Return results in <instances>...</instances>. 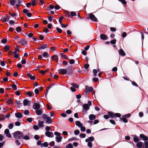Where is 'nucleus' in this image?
I'll use <instances>...</instances> for the list:
<instances>
[{
    "instance_id": "1",
    "label": "nucleus",
    "mask_w": 148,
    "mask_h": 148,
    "mask_svg": "<svg viewBox=\"0 0 148 148\" xmlns=\"http://www.w3.org/2000/svg\"><path fill=\"white\" fill-rule=\"evenodd\" d=\"M13 136L15 138L22 139L24 136V134L22 132L17 131L14 133Z\"/></svg>"
},
{
    "instance_id": "2",
    "label": "nucleus",
    "mask_w": 148,
    "mask_h": 148,
    "mask_svg": "<svg viewBox=\"0 0 148 148\" xmlns=\"http://www.w3.org/2000/svg\"><path fill=\"white\" fill-rule=\"evenodd\" d=\"M42 118L45 121L46 123H47L50 124L52 122V120L51 118L48 116L47 115L45 114H44L42 115Z\"/></svg>"
},
{
    "instance_id": "3",
    "label": "nucleus",
    "mask_w": 148,
    "mask_h": 148,
    "mask_svg": "<svg viewBox=\"0 0 148 148\" xmlns=\"http://www.w3.org/2000/svg\"><path fill=\"white\" fill-rule=\"evenodd\" d=\"M54 134L56 136V141L58 142H60L62 138V137L60 136L61 134L59 132H54Z\"/></svg>"
},
{
    "instance_id": "4",
    "label": "nucleus",
    "mask_w": 148,
    "mask_h": 148,
    "mask_svg": "<svg viewBox=\"0 0 148 148\" xmlns=\"http://www.w3.org/2000/svg\"><path fill=\"white\" fill-rule=\"evenodd\" d=\"M108 114L112 118H115L116 117H120L121 116L119 113H116L114 114L111 112H108Z\"/></svg>"
},
{
    "instance_id": "5",
    "label": "nucleus",
    "mask_w": 148,
    "mask_h": 148,
    "mask_svg": "<svg viewBox=\"0 0 148 148\" xmlns=\"http://www.w3.org/2000/svg\"><path fill=\"white\" fill-rule=\"evenodd\" d=\"M82 107L83 109L82 112L84 113H86L87 111L90 109L89 106L87 103H85L83 104Z\"/></svg>"
},
{
    "instance_id": "6",
    "label": "nucleus",
    "mask_w": 148,
    "mask_h": 148,
    "mask_svg": "<svg viewBox=\"0 0 148 148\" xmlns=\"http://www.w3.org/2000/svg\"><path fill=\"white\" fill-rule=\"evenodd\" d=\"M90 19L92 21L97 22L98 21L97 19L95 17L94 15L92 14H90L89 15Z\"/></svg>"
},
{
    "instance_id": "7",
    "label": "nucleus",
    "mask_w": 148,
    "mask_h": 148,
    "mask_svg": "<svg viewBox=\"0 0 148 148\" xmlns=\"http://www.w3.org/2000/svg\"><path fill=\"white\" fill-rule=\"evenodd\" d=\"M45 135L49 137L52 138L54 136L53 133L49 131H46L45 133Z\"/></svg>"
},
{
    "instance_id": "8",
    "label": "nucleus",
    "mask_w": 148,
    "mask_h": 148,
    "mask_svg": "<svg viewBox=\"0 0 148 148\" xmlns=\"http://www.w3.org/2000/svg\"><path fill=\"white\" fill-rule=\"evenodd\" d=\"M136 146L138 148H144L143 143L141 142H138L136 144Z\"/></svg>"
},
{
    "instance_id": "9",
    "label": "nucleus",
    "mask_w": 148,
    "mask_h": 148,
    "mask_svg": "<svg viewBox=\"0 0 148 148\" xmlns=\"http://www.w3.org/2000/svg\"><path fill=\"white\" fill-rule=\"evenodd\" d=\"M140 138L142 139L144 141H147L148 140V137L144 134H141L140 135Z\"/></svg>"
},
{
    "instance_id": "10",
    "label": "nucleus",
    "mask_w": 148,
    "mask_h": 148,
    "mask_svg": "<svg viewBox=\"0 0 148 148\" xmlns=\"http://www.w3.org/2000/svg\"><path fill=\"white\" fill-rule=\"evenodd\" d=\"M93 90V88L92 87H89L88 86H86L85 92L86 93H88L89 92H92Z\"/></svg>"
},
{
    "instance_id": "11",
    "label": "nucleus",
    "mask_w": 148,
    "mask_h": 148,
    "mask_svg": "<svg viewBox=\"0 0 148 148\" xmlns=\"http://www.w3.org/2000/svg\"><path fill=\"white\" fill-rule=\"evenodd\" d=\"M67 72V70L64 69H60L58 71L59 73L61 74H65Z\"/></svg>"
},
{
    "instance_id": "12",
    "label": "nucleus",
    "mask_w": 148,
    "mask_h": 148,
    "mask_svg": "<svg viewBox=\"0 0 148 148\" xmlns=\"http://www.w3.org/2000/svg\"><path fill=\"white\" fill-rule=\"evenodd\" d=\"M34 108L36 110H38L40 108V105L37 103H34L33 105Z\"/></svg>"
},
{
    "instance_id": "13",
    "label": "nucleus",
    "mask_w": 148,
    "mask_h": 148,
    "mask_svg": "<svg viewBox=\"0 0 148 148\" xmlns=\"http://www.w3.org/2000/svg\"><path fill=\"white\" fill-rule=\"evenodd\" d=\"M100 38L103 40H106L108 38V36L106 35L103 34H101L100 36Z\"/></svg>"
},
{
    "instance_id": "14",
    "label": "nucleus",
    "mask_w": 148,
    "mask_h": 148,
    "mask_svg": "<svg viewBox=\"0 0 148 148\" xmlns=\"http://www.w3.org/2000/svg\"><path fill=\"white\" fill-rule=\"evenodd\" d=\"M10 116V114L5 115H3L0 118V121H2L4 120L5 118H8Z\"/></svg>"
},
{
    "instance_id": "15",
    "label": "nucleus",
    "mask_w": 148,
    "mask_h": 148,
    "mask_svg": "<svg viewBox=\"0 0 148 148\" xmlns=\"http://www.w3.org/2000/svg\"><path fill=\"white\" fill-rule=\"evenodd\" d=\"M119 54L122 56H124L126 55L125 53L122 49H120L119 50Z\"/></svg>"
},
{
    "instance_id": "16",
    "label": "nucleus",
    "mask_w": 148,
    "mask_h": 148,
    "mask_svg": "<svg viewBox=\"0 0 148 148\" xmlns=\"http://www.w3.org/2000/svg\"><path fill=\"white\" fill-rule=\"evenodd\" d=\"M30 101H28L27 99H25L23 101V105L25 106H29L30 105Z\"/></svg>"
},
{
    "instance_id": "17",
    "label": "nucleus",
    "mask_w": 148,
    "mask_h": 148,
    "mask_svg": "<svg viewBox=\"0 0 148 148\" xmlns=\"http://www.w3.org/2000/svg\"><path fill=\"white\" fill-rule=\"evenodd\" d=\"M96 118L95 115L93 114H90L89 116V118L90 120H95Z\"/></svg>"
},
{
    "instance_id": "18",
    "label": "nucleus",
    "mask_w": 148,
    "mask_h": 148,
    "mask_svg": "<svg viewBox=\"0 0 148 148\" xmlns=\"http://www.w3.org/2000/svg\"><path fill=\"white\" fill-rule=\"evenodd\" d=\"M18 51H15L13 53V54L14 55V57L15 58H17L19 57V55L18 52H19V49H17Z\"/></svg>"
},
{
    "instance_id": "19",
    "label": "nucleus",
    "mask_w": 148,
    "mask_h": 148,
    "mask_svg": "<svg viewBox=\"0 0 148 148\" xmlns=\"http://www.w3.org/2000/svg\"><path fill=\"white\" fill-rule=\"evenodd\" d=\"M16 116L18 118H21L23 117L22 114L20 112H17L15 113Z\"/></svg>"
},
{
    "instance_id": "20",
    "label": "nucleus",
    "mask_w": 148,
    "mask_h": 148,
    "mask_svg": "<svg viewBox=\"0 0 148 148\" xmlns=\"http://www.w3.org/2000/svg\"><path fill=\"white\" fill-rule=\"evenodd\" d=\"M94 140V138L93 137L91 136L89 137L88 138L86 139L85 140V141L86 142H88L89 141H90L91 142L93 141Z\"/></svg>"
},
{
    "instance_id": "21",
    "label": "nucleus",
    "mask_w": 148,
    "mask_h": 148,
    "mask_svg": "<svg viewBox=\"0 0 148 148\" xmlns=\"http://www.w3.org/2000/svg\"><path fill=\"white\" fill-rule=\"evenodd\" d=\"M44 121H39L38 126L40 127H44Z\"/></svg>"
},
{
    "instance_id": "22",
    "label": "nucleus",
    "mask_w": 148,
    "mask_h": 148,
    "mask_svg": "<svg viewBox=\"0 0 148 148\" xmlns=\"http://www.w3.org/2000/svg\"><path fill=\"white\" fill-rule=\"evenodd\" d=\"M27 75L31 80H34L36 78L34 76H32V74L30 73H27Z\"/></svg>"
},
{
    "instance_id": "23",
    "label": "nucleus",
    "mask_w": 148,
    "mask_h": 148,
    "mask_svg": "<svg viewBox=\"0 0 148 148\" xmlns=\"http://www.w3.org/2000/svg\"><path fill=\"white\" fill-rule=\"evenodd\" d=\"M42 110L41 109L36 110V114L38 115H41L42 113Z\"/></svg>"
},
{
    "instance_id": "24",
    "label": "nucleus",
    "mask_w": 148,
    "mask_h": 148,
    "mask_svg": "<svg viewBox=\"0 0 148 148\" xmlns=\"http://www.w3.org/2000/svg\"><path fill=\"white\" fill-rule=\"evenodd\" d=\"M51 58L52 60H55L57 62H58V57L57 55H54L53 56L51 57Z\"/></svg>"
},
{
    "instance_id": "25",
    "label": "nucleus",
    "mask_w": 148,
    "mask_h": 148,
    "mask_svg": "<svg viewBox=\"0 0 148 148\" xmlns=\"http://www.w3.org/2000/svg\"><path fill=\"white\" fill-rule=\"evenodd\" d=\"M75 124L79 127L83 125V124L81 123L79 121H76L75 122Z\"/></svg>"
},
{
    "instance_id": "26",
    "label": "nucleus",
    "mask_w": 148,
    "mask_h": 148,
    "mask_svg": "<svg viewBox=\"0 0 148 148\" xmlns=\"http://www.w3.org/2000/svg\"><path fill=\"white\" fill-rule=\"evenodd\" d=\"M48 47L47 45L46 44H45L41 46L39 48H38V49H43L45 48H47Z\"/></svg>"
},
{
    "instance_id": "27",
    "label": "nucleus",
    "mask_w": 148,
    "mask_h": 148,
    "mask_svg": "<svg viewBox=\"0 0 148 148\" xmlns=\"http://www.w3.org/2000/svg\"><path fill=\"white\" fill-rule=\"evenodd\" d=\"M21 44L23 45H25L27 44V42L24 39H22L21 41Z\"/></svg>"
},
{
    "instance_id": "28",
    "label": "nucleus",
    "mask_w": 148,
    "mask_h": 148,
    "mask_svg": "<svg viewBox=\"0 0 148 148\" xmlns=\"http://www.w3.org/2000/svg\"><path fill=\"white\" fill-rule=\"evenodd\" d=\"M10 18V17L6 18V17H4L2 20V21L3 22H7L9 20Z\"/></svg>"
},
{
    "instance_id": "29",
    "label": "nucleus",
    "mask_w": 148,
    "mask_h": 148,
    "mask_svg": "<svg viewBox=\"0 0 148 148\" xmlns=\"http://www.w3.org/2000/svg\"><path fill=\"white\" fill-rule=\"evenodd\" d=\"M133 139L135 143H138L139 140L138 138V137L136 136H134V137L133 138Z\"/></svg>"
},
{
    "instance_id": "30",
    "label": "nucleus",
    "mask_w": 148,
    "mask_h": 148,
    "mask_svg": "<svg viewBox=\"0 0 148 148\" xmlns=\"http://www.w3.org/2000/svg\"><path fill=\"white\" fill-rule=\"evenodd\" d=\"M61 56L62 58L65 59H67L68 58V57L64 53H62L61 54Z\"/></svg>"
},
{
    "instance_id": "31",
    "label": "nucleus",
    "mask_w": 148,
    "mask_h": 148,
    "mask_svg": "<svg viewBox=\"0 0 148 148\" xmlns=\"http://www.w3.org/2000/svg\"><path fill=\"white\" fill-rule=\"evenodd\" d=\"M71 85L75 88H77L79 87L78 85L74 83H72L71 84Z\"/></svg>"
},
{
    "instance_id": "32",
    "label": "nucleus",
    "mask_w": 148,
    "mask_h": 148,
    "mask_svg": "<svg viewBox=\"0 0 148 148\" xmlns=\"http://www.w3.org/2000/svg\"><path fill=\"white\" fill-rule=\"evenodd\" d=\"M42 146L45 147H47L48 146V143L47 142H44L41 145V147H42Z\"/></svg>"
},
{
    "instance_id": "33",
    "label": "nucleus",
    "mask_w": 148,
    "mask_h": 148,
    "mask_svg": "<svg viewBox=\"0 0 148 148\" xmlns=\"http://www.w3.org/2000/svg\"><path fill=\"white\" fill-rule=\"evenodd\" d=\"M16 2L15 0H11L10 1V4L12 6L14 5Z\"/></svg>"
},
{
    "instance_id": "34",
    "label": "nucleus",
    "mask_w": 148,
    "mask_h": 148,
    "mask_svg": "<svg viewBox=\"0 0 148 148\" xmlns=\"http://www.w3.org/2000/svg\"><path fill=\"white\" fill-rule=\"evenodd\" d=\"M34 92L33 91H28L27 92V95L29 96L30 97H31L32 96V93H33Z\"/></svg>"
},
{
    "instance_id": "35",
    "label": "nucleus",
    "mask_w": 148,
    "mask_h": 148,
    "mask_svg": "<svg viewBox=\"0 0 148 148\" xmlns=\"http://www.w3.org/2000/svg\"><path fill=\"white\" fill-rule=\"evenodd\" d=\"M64 14L65 16H66L67 17L69 16H70V14L69 12L68 11H66L64 12Z\"/></svg>"
},
{
    "instance_id": "36",
    "label": "nucleus",
    "mask_w": 148,
    "mask_h": 148,
    "mask_svg": "<svg viewBox=\"0 0 148 148\" xmlns=\"http://www.w3.org/2000/svg\"><path fill=\"white\" fill-rule=\"evenodd\" d=\"M10 48L9 46L6 45L4 47V50L5 51H7L10 49Z\"/></svg>"
},
{
    "instance_id": "37",
    "label": "nucleus",
    "mask_w": 148,
    "mask_h": 148,
    "mask_svg": "<svg viewBox=\"0 0 148 148\" xmlns=\"http://www.w3.org/2000/svg\"><path fill=\"white\" fill-rule=\"evenodd\" d=\"M93 76H96L97 75V70L94 69L93 71Z\"/></svg>"
},
{
    "instance_id": "38",
    "label": "nucleus",
    "mask_w": 148,
    "mask_h": 148,
    "mask_svg": "<svg viewBox=\"0 0 148 148\" xmlns=\"http://www.w3.org/2000/svg\"><path fill=\"white\" fill-rule=\"evenodd\" d=\"M120 119L122 120L125 123H127L128 122L127 120L125 118H121Z\"/></svg>"
},
{
    "instance_id": "39",
    "label": "nucleus",
    "mask_w": 148,
    "mask_h": 148,
    "mask_svg": "<svg viewBox=\"0 0 148 148\" xmlns=\"http://www.w3.org/2000/svg\"><path fill=\"white\" fill-rule=\"evenodd\" d=\"M53 18V16H49L48 17V19L49 21L51 22L52 21V19Z\"/></svg>"
},
{
    "instance_id": "40",
    "label": "nucleus",
    "mask_w": 148,
    "mask_h": 148,
    "mask_svg": "<svg viewBox=\"0 0 148 148\" xmlns=\"http://www.w3.org/2000/svg\"><path fill=\"white\" fill-rule=\"evenodd\" d=\"M23 139L25 140H29L30 138L27 135H25L23 137Z\"/></svg>"
},
{
    "instance_id": "41",
    "label": "nucleus",
    "mask_w": 148,
    "mask_h": 148,
    "mask_svg": "<svg viewBox=\"0 0 148 148\" xmlns=\"http://www.w3.org/2000/svg\"><path fill=\"white\" fill-rule=\"evenodd\" d=\"M6 103L9 104H11L12 103V99H9L7 101Z\"/></svg>"
},
{
    "instance_id": "42",
    "label": "nucleus",
    "mask_w": 148,
    "mask_h": 148,
    "mask_svg": "<svg viewBox=\"0 0 148 148\" xmlns=\"http://www.w3.org/2000/svg\"><path fill=\"white\" fill-rule=\"evenodd\" d=\"M79 137L82 138H84L85 137L86 135L84 133H82L79 135Z\"/></svg>"
},
{
    "instance_id": "43",
    "label": "nucleus",
    "mask_w": 148,
    "mask_h": 148,
    "mask_svg": "<svg viewBox=\"0 0 148 148\" xmlns=\"http://www.w3.org/2000/svg\"><path fill=\"white\" fill-rule=\"evenodd\" d=\"M31 3V5L32 6H34L36 5V1L35 0H32Z\"/></svg>"
},
{
    "instance_id": "44",
    "label": "nucleus",
    "mask_w": 148,
    "mask_h": 148,
    "mask_svg": "<svg viewBox=\"0 0 148 148\" xmlns=\"http://www.w3.org/2000/svg\"><path fill=\"white\" fill-rule=\"evenodd\" d=\"M71 143H69L66 147V148H71L73 147Z\"/></svg>"
},
{
    "instance_id": "45",
    "label": "nucleus",
    "mask_w": 148,
    "mask_h": 148,
    "mask_svg": "<svg viewBox=\"0 0 148 148\" xmlns=\"http://www.w3.org/2000/svg\"><path fill=\"white\" fill-rule=\"evenodd\" d=\"M70 16H76V14L75 12H70Z\"/></svg>"
},
{
    "instance_id": "46",
    "label": "nucleus",
    "mask_w": 148,
    "mask_h": 148,
    "mask_svg": "<svg viewBox=\"0 0 148 148\" xmlns=\"http://www.w3.org/2000/svg\"><path fill=\"white\" fill-rule=\"evenodd\" d=\"M64 18V17L63 16H60L59 19V23L61 24L62 23V20Z\"/></svg>"
},
{
    "instance_id": "47",
    "label": "nucleus",
    "mask_w": 148,
    "mask_h": 148,
    "mask_svg": "<svg viewBox=\"0 0 148 148\" xmlns=\"http://www.w3.org/2000/svg\"><path fill=\"white\" fill-rule=\"evenodd\" d=\"M111 43L112 44H114L116 43V40L115 39H113V40H111L110 41Z\"/></svg>"
},
{
    "instance_id": "48",
    "label": "nucleus",
    "mask_w": 148,
    "mask_h": 148,
    "mask_svg": "<svg viewBox=\"0 0 148 148\" xmlns=\"http://www.w3.org/2000/svg\"><path fill=\"white\" fill-rule=\"evenodd\" d=\"M144 145H145V147H144L145 148H148V141H145L144 142Z\"/></svg>"
},
{
    "instance_id": "49",
    "label": "nucleus",
    "mask_w": 148,
    "mask_h": 148,
    "mask_svg": "<svg viewBox=\"0 0 148 148\" xmlns=\"http://www.w3.org/2000/svg\"><path fill=\"white\" fill-rule=\"evenodd\" d=\"M80 127L81 128V130L82 132H84L86 130V128L84 127L83 126V125Z\"/></svg>"
},
{
    "instance_id": "50",
    "label": "nucleus",
    "mask_w": 148,
    "mask_h": 148,
    "mask_svg": "<svg viewBox=\"0 0 148 148\" xmlns=\"http://www.w3.org/2000/svg\"><path fill=\"white\" fill-rule=\"evenodd\" d=\"M74 133L75 135H78L79 133V131L78 130H75L74 132Z\"/></svg>"
},
{
    "instance_id": "51",
    "label": "nucleus",
    "mask_w": 148,
    "mask_h": 148,
    "mask_svg": "<svg viewBox=\"0 0 148 148\" xmlns=\"http://www.w3.org/2000/svg\"><path fill=\"white\" fill-rule=\"evenodd\" d=\"M75 62V61L74 59H71L69 60V63L70 64H72Z\"/></svg>"
},
{
    "instance_id": "52",
    "label": "nucleus",
    "mask_w": 148,
    "mask_h": 148,
    "mask_svg": "<svg viewBox=\"0 0 148 148\" xmlns=\"http://www.w3.org/2000/svg\"><path fill=\"white\" fill-rule=\"evenodd\" d=\"M45 130L47 131H49L51 130L50 127L47 126L45 127Z\"/></svg>"
},
{
    "instance_id": "53",
    "label": "nucleus",
    "mask_w": 148,
    "mask_h": 148,
    "mask_svg": "<svg viewBox=\"0 0 148 148\" xmlns=\"http://www.w3.org/2000/svg\"><path fill=\"white\" fill-rule=\"evenodd\" d=\"M13 124L12 123H10L9 124V125L8 126V127L9 129H11L13 128Z\"/></svg>"
},
{
    "instance_id": "54",
    "label": "nucleus",
    "mask_w": 148,
    "mask_h": 148,
    "mask_svg": "<svg viewBox=\"0 0 148 148\" xmlns=\"http://www.w3.org/2000/svg\"><path fill=\"white\" fill-rule=\"evenodd\" d=\"M56 30L59 33H61L62 32V30L58 27H57L56 28Z\"/></svg>"
},
{
    "instance_id": "55",
    "label": "nucleus",
    "mask_w": 148,
    "mask_h": 148,
    "mask_svg": "<svg viewBox=\"0 0 148 148\" xmlns=\"http://www.w3.org/2000/svg\"><path fill=\"white\" fill-rule=\"evenodd\" d=\"M42 56L43 57H46V58H47L49 56L47 53L46 52H45L43 53Z\"/></svg>"
},
{
    "instance_id": "56",
    "label": "nucleus",
    "mask_w": 148,
    "mask_h": 148,
    "mask_svg": "<svg viewBox=\"0 0 148 148\" xmlns=\"http://www.w3.org/2000/svg\"><path fill=\"white\" fill-rule=\"evenodd\" d=\"M119 1L121 2L124 5H126L127 3L126 1L125 0H118Z\"/></svg>"
},
{
    "instance_id": "57",
    "label": "nucleus",
    "mask_w": 148,
    "mask_h": 148,
    "mask_svg": "<svg viewBox=\"0 0 148 148\" xmlns=\"http://www.w3.org/2000/svg\"><path fill=\"white\" fill-rule=\"evenodd\" d=\"M7 40L6 39H3L2 40L1 42L2 43L5 44L7 42Z\"/></svg>"
},
{
    "instance_id": "58",
    "label": "nucleus",
    "mask_w": 148,
    "mask_h": 148,
    "mask_svg": "<svg viewBox=\"0 0 148 148\" xmlns=\"http://www.w3.org/2000/svg\"><path fill=\"white\" fill-rule=\"evenodd\" d=\"M12 88L14 90H16L17 89L16 86L14 84H13V85L12 86Z\"/></svg>"
},
{
    "instance_id": "59",
    "label": "nucleus",
    "mask_w": 148,
    "mask_h": 148,
    "mask_svg": "<svg viewBox=\"0 0 148 148\" xmlns=\"http://www.w3.org/2000/svg\"><path fill=\"white\" fill-rule=\"evenodd\" d=\"M88 146L90 148H91L92 147V143L91 142L88 141Z\"/></svg>"
},
{
    "instance_id": "60",
    "label": "nucleus",
    "mask_w": 148,
    "mask_h": 148,
    "mask_svg": "<svg viewBox=\"0 0 148 148\" xmlns=\"http://www.w3.org/2000/svg\"><path fill=\"white\" fill-rule=\"evenodd\" d=\"M34 138L36 140H38L40 139V137L37 135H36L34 136Z\"/></svg>"
},
{
    "instance_id": "61",
    "label": "nucleus",
    "mask_w": 148,
    "mask_h": 148,
    "mask_svg": "<svg viewBox=\"0 0 148 148\" xmlns=\"http://www.w3.org/2000/svg\"><path fill=\"white\" fill-rule=\"evenodd\" d=\"M33 128L34 129L36 130H38L39 129L38 127L36 125H35L34 126Z\"/></svg>"
},
{
    "instance_id": "62",
    "label": "nucleus",
    "mask_w": 148,
    "mask_h": 148,
    "mask_svg": "<svg viewBox=\"0 0 148 148\" xmlns=\"http://www.w3.org/2000/svg\"><path fill=\"white\" fill-rule=\"evenodd\" d=\"M66 113L67 114H71L72 113V111L70 110H66Z\"/></svg>"
},
{
    "instance_id": "63",
    "label": "nucleus",
    "mask_w": 148,
    "mask_h": 148,
    "mask_svg": "<svg viewBox=\"0 0 148 148\" xmlns=\"http://www.w3.org/2000/svg\"><path fill=\"white\" fill-rule=\"evenodd\" d=\"M16 30L17 32H19L21 31V29L20 27H18L16 28Z\"/></svg>"
},
{
    "instance_id": "64",
    "label": "nucleus",
    "mask_w": 148,
    "mask_h": 148,
    "mask_svg": "<svg viewBox=\"0 0 148 148\" xmlns=\"http://www.w3.org/2000/svg\"><path fill=\"white\" fill-rule=\"evenodd\" d=\"M29 12V10H27L26 9H24L23 10V12L25 14H27V13H28V12Z\"/></svg>"
}]
</instances>
